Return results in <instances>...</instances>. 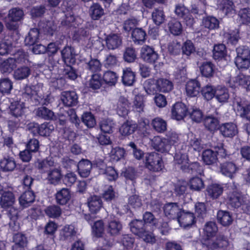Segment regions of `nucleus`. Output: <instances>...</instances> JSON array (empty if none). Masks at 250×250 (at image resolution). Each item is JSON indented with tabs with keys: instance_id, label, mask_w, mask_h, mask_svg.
<instances>
[{
	"instance_id": "nucleus-22",
	"label": "nucleus",
	"mask_w": 250,
	"mask_h": 250,
	"mask_svg": "<svg viewBox=\"0 0 250 250\" xmlns=\"http://www.w3.org/2000/svg\"><path fill=\"white\" fill-rule=\"evenodd\" d=\"M217 7L220 10L228 16H231L235 13L233 3L229 0H218Z\"/></svg>"
},
{
	"instance_id": "nucleus-26",
	"label": "nucleus",
	"mask_w": 250,
	"mask_h": 250,
	"mask_svg": "<svg viewBox=\"0 0 250 250\" xmlns=\"http://www.w3.org/2000/svg\"><path fill=\"white\" fill-rule=\"evenodd\" d=\"M219 130L224 136L227 137H232L238 132L236 125L231 123L222 124L220 126Z\"/></svg>"
},
{
	"instance_id": "nucleus-43",
	"label": "nucleus",
	"mask_w": 250,
	"mask_h": 250,
	"mask_svg": "<svg viewBox=\"0 0 250 250\" xmlns=\"http://www.w3.org/2000/svg\"><path fill=\"white\" fill-rule=\"evenodd\" d=\"M152 20L156 25H160L164 22L166 20L163 9L161 8H155L151 13Z\"/></svg>"
},
{
	"instance_id": "nucleus-56",
	"label": "nucleus",
	"mask_w": 250,
	"mask_h": 250,
	"mask_svg": "<svg viewBox=\"0 0 250 250\" xmlns=\"http://www.w3.org/2000/svg\"><path fill=\"white\" fill-rule=\"evenodd\" d=\"M201 74L206 77L212 76L214 73L213 64L209 62H206L202 63L200 67Z\"/></svg>"
},
{
	"instance_id": "nucleus-23",
	"label": "nucleus",
	"mask_w": 250,
	"mask_h": 250,
	"mask_svg": "<svg viewBox=\"0 0 250 250\" xmlns=\"http://www.w3.org/2000/svg\"><path fill=\"white\" fill-rule=\"evenodd\" d=\"M78 170L82 177H87L90 174L92 169V164L87 159H82L77 165Z\"/></svg>"
},
{
	"instance_id": "nucleus-32",
	"label": "nucleus",
	"mask_w": 250,
	"mask_h": 250,
	"mask_svg": "<svg viewBox=\"0 0 250 250\" xmlns=\"http://www.w3.org/2000/svg\"><path fill=\"white\" fill-rule=\"evenodd\" d=\"M122 229V225L118 219L115 217L110 216L109 219L107 230L111 235L118 234Z\"/></svg>"
},
{
	"instance_id": "nucleus-38",
	"label": "nucleus",
	"mask_w": 250,
	"mask_h": 250,
	"mask_svg": "<svg viewBox=\"0 0 250 250\" xmlns=\"http://www.w3.org/2000/svg\"><path fill=\"white\" fill-rule=\"evenodd\" d=\"M137 127V125L132 121L124 123L120 128V132L123 136H128L132 134Z\"/></svg>"
},
{
	"instance_id": "nucleus-39",
	"label": "nucleus",
	"mask_w": 250,
	"mask_h": 250,
	"mask_svg": "<svg viewBox=\"0 0 250 250\" xmlns=\"http://www.w3.org/2000/svg\"><path fill=\"white\" fill-rule=\"evenodd\" d=\"M34 200V193L30 190L24 192L21 195L19 198L20 204L23 208L29 206Z\"/></svg>"
},
{
	"instance_id": "nucleus-54",
	"label": "nucleus",
	"mask_w": 250,
	"mask_h": 250,
	"mask_svg": "<svg viewBox=\"0 0 250 250\" xmlns=\"http://www.w3.org/2000/svg\"><path fill=\"white\" fill-rule=\"evenodd\" d=\"M90 15L94 20L100 19L104 14V10L98 3H94L89 9Z\"/></svg>"
},
{
	"instance_id": "nucleus-44",
	"label": "nucleus",
	"mask_w": 250,
	"mask_h": 250,
	"mask_svg": "<svg viewBox=\"0 0 250 250\" xmlns=\"http://www.w3.org/2000/svg\"><path fill=\"white\" fill-rule=\"evenodd\" d=\"M204 125L210 131H214L218 128L219 121L217 118L212 116H207L204 120Z\"/></svg>"
},
{
	"instance_id": "nucleus-7",
	"label": "nucleus",
	"mask_w": 250,
	"mask_h": 250,
	"mask_svg": "<svg viewBox=\"0 0 250 250\" xmlns=\"http://www.w3.org/2000/svg\"><path fill=\"white\" fill-rule=\"evenodd\" d=\"M151 141L153 147L161 153L168 152L171 148L167 138L157 136H155Z\"/></svg>"
},
{
	"instance_id": "nucleus-3",
	"label": "nucleus",
	"mask_w": 250,
	"mask_h": 250,
	"mask_svg": "<svg viewBox=\"0 0 250 250\" xmlns=\"http://www.w3.org/2000/svg\"><path fill=\"white\" fill-rule=\"evenodd\" d=\"M23 16V11L19 8L10 9L7 17L5 18V22L7 28L16 30L18 27L17 21H20Z\"/></svg>"
},
{
	"instance_id": "nucleus-27",
	"label": "nucleus",
	"mask_w": 250,
	"mask_h": 250,
	"mask_svg": "<svg viewBox=\"0 0 250 250\" xmlns=\"http://www.w3.org/2000/svg\"><path fill=\"white\" fill-rule=\"evenodd\" d=\"M76 231L73 225H65L60 230V238L63 241H71L76 235Z\"/></svg>"
},
{
	"instance_id": "nucleus-13",
	"label": "nucleus",
	"mask_w": 250,
	"mask_h": 250,
	"mask_svg": "<svg viewBox=\"0 0 250 250\" xmlns=\"http://www.w3.org/2000/svg\"><path fill=\"white\" fill-rule=\"evenodd\" d=\"M188 110L184 104L176 103L171 110L172 118L176 120H181L186 116Z\"/></svg>"
},
{
	"instance_id": "nucleus-51",
	"label": "nucleus",
	"mask_w": 250,
	"mask_h": 250,
	"mask_svg": "<svg viewBox=\"0 0 250 250\" xmlns=\"http://www.w3.org/2000/svg\"><path fill=\"white\" fill-rule=\"evenodd\" d=\"M224 38L228 43L236 44L239 38L238 30L236 29H229L225 33Z\"/></svg>"
},
{
	"instance_id": "nucleus-18",
	"label": "nucleus",
	"mask_w": 250,
	"mask_h": 250,
	"mask_svg": "<svg viewBox=\"0 0 250 250\" xmlns=\"http://www.w3.org/2000/svg\"><path fill=\"white\" fill-rule=\"evenodd\" d=\"M87 206L91 213L96 214L99 211L103 206L101 197L97 195L91 196L87 199Z\"/></svg>"
},
{
	"instance_id": "nucleus-1",
	"label": "nucleus",
	"mask_w": 250,
	"mask_h": 250,
	"mask_svg": "<svg viewBox=\"0 0 250 250\" xmlns=\"http://www.w3.org/2000/svg\"><path fill=\"white\" fill-rule=\"evenodd\" d=\"M42 84L39 83L36 85L29 86L26 85L22 90V97L25 101H31L34 104H38V102L40 99L39 94L40 89L42 87Z\"/></svg>"
},
{
	"instance_id": "nucleus-46",
	"label": "nucleus",
	"mask_w": 250,
	"mask_h": 250,
	"mask_svg": "<svg viewBox=\"0 0 250 250\" xmlns=\"http://www.w3.org/2000/svg\"><path fill=\"white\" fill-rule=\"evenodd\" d=\"M130 230L134 234L139 236L146 229V227L142 221L134 220L130 222Z\"/></svg>"
},
{
	"instance_id": "nucleus-60",
	"label": "nucleus",
	"mask_w": 250,
	"mask_h": 250,
	"mask_svg": "<svg viewBox=\"0 0 250 250\" xmlns=\"http://www.w3.org/2000/svg\"><path fill=\"white\" fill-rule=\"evenodd\" d=\"M188 185L191 190L195 191H200L204 187L203 180L198 177L191 178Z\"/></svg>"
},
{
	"instance_id": "nucleus-35",
	"label": "nucleus",
	"mask_w": 250,
	"mask_h": 250,
	"mask_svg": "<svg viewBox=\"0 0 250 250\" xmlns=\"http://www.w3.org/2000/svg\"><path fill=\"white\" fill-rule=\"evenodd\" d=\"M15 198L13 193L10 191L4 192L0 197V205L2 208L11 207L14 203Z\"/></svg>"
},
{
	"instance_id": "nucleus-30",
	"label": "nucleus",
	"mask_w": 250,
	"mask_h": 250,
	"mask_svg": "<svg viewBox=\"0 0 250 250\" xmlns=\"http://www.w3.org/2000/svg\"><path fill=\"white\" fill-rule=\"evenodd\" d=\"M187 94L191 97L197 96L200 90V84L195 80L188 81L186 87Z\"/></svg>"
},
{
	"instance_id": "nucleus-62",
	"label": "nucleus",
	"mask_w": 250,
	"mask_h": 250,
	"mask_svg": "<svg viewBox=\"0 0 250 250\" xmlns=\"http://www.w3.org/2000/svg\"><path fill=\"white\" fill-rule=\"evenodd\" d=\"M168 26L170 32L174 35H178L182 32V25L179 21L175 19L170 21Z\"/></svg>"
},
{
	"instance_id": "nucleus-17",
	"label": "nucleus",
	"mask_w": 250,
	"mask_h": 250,
	"mask_svg": "<svg viewBox=\"0 0 250 250\" xmlns=\"http://www.w3.org/2000/svg\"><path fill=\"white\" fill-rule=\"evenodd\" d=\"M36 166L41 173H48L56 166L52 158H47L43 160H38Z\"/></svg>"
},
{
	"instance_id": "nucleus-25",
	"label": "nucleus",
	"mask_w": 250,
	"mask_h": 250,
	"mask_svg": "<svg viewBox=\"0 0 250 250\" xmlns=\"http://www.w3.org/2000/svg\"><path fill=\"white\" fill-rule=\"evenodd\" d=\"M202 159L207 165H216L218 162L216 152L211 149H207L202 153Z\"/></svg>"
},
{
	"instance_id": "nucleus-31",
	"label": "nucleus",
	"mask_w": 250,
	"mask_h": 250,
	"mask_svg": "<svg viewBox=\"0 0 250 250\" xmlns=\"http://www.w3.org/2000/svg\"><path fill=\"white\" fill-rule=\"evenodd\" d=\"M61 53L63 61L66 65L73 64L75 62V54L73 48L65 47Z\"/></svg>"
},
{
	"instance_id": "nucleus-29",
	"label": "nucleus",
	"mask_w": 250,
	"mask_h": 250,
	"mask_svg": "<svg viewBox=\"0 0 250 250\" xmlns=\"http://www.w3.org/2000/svg\"><path fill=\"white\" fill-rule=\"evenodd\" d=\"M71 194L70 190L66 188H62L57 191L55 194V198L57 204L64 205L70 200Z\"/></svg>"
},
{
	"instance_id": "nucleus-57",
	"label": "nucleus",
	"mask_w": 250,
	"mask_h": 250,
	"mask_svg": "<svg viewBox=\"0 0 250 250\" xmlns=\"http://www.w3.org/2000/svg\"><path fill=\"white\" fill-rule=\"evenodd\" d=\"M14 61L11 58L3 61L0 64V71L2 73L11 72L16 67Z\"/></svg>"
},
{
	"instance_id": "nucleus-59",
	"label": "nucleus",
	"mask_w": 250,
	"mask_h": 250,
	"mask_svg": "<svg viewBox=\"0 0 250 250\" xmlns=\"http://www.w3.org/2000/svg\"><path fill=\"white\" fill-rule=\"evenodd\" d=\"M145 107V97L142 95H136L134 98L133 104L134 110L138 112L143 111Z\"/></svg>"
},
{
	"instance_id": "nucleus-9",
	"label": "nucleus",
	"mask_w": 250,
	"mask_h": 250,
	"mask_svg": "<svg viewBox=\"0 0 250 250\" xmlns=\"http://www.w3.org/2000/svg\"><path fill=\"white\" fill-rule=\"evenodd\" d=\"M195 219L193 213L182 209L177 220L181 227L187 228L191 227L195 223Z\"/></svg>"
},
{
	"instance_id": "nucleus-55",
	"label": "nucleus",
	"mask_w": 250,
	"mask_h": 250,
	"mask_svg": "<svg viewBox=\"0 0 250 250\" xmlns=\"http://www.w3.org/2000/svg\"><path fill=\"white\" fill-rule=\"evenodd\" d=\"M202 25L209 29H215L219 26V21L214 17L208 16L203 19Z\"/></svg>"
},
{
	"instance_id": "nucleus-5",
	"label": "nucleus",
	"mask_w": 250,
	"mask_h": 250,
	"mask_svg": "<svg viewBox=\"0 0 250 250\" xmlns=\"http://www.w3.org/2000/svg\"><path fill=\"white\" fill-rule=\"evenodd\" d=\"M165 216L169 219H177L183 209L177 203L170 202L165 204L163 207Z\"/></svg>"
},
{
	"instance_id": "nucleus-24",
	"label": "nucleus",
	"mask_w": 250,
	"mask_h": 250,
	"mask_svg": "<svg viewBox=\"0 0 250 250\" xmlns=\"http://www.w3.org/2000/svg\"><path fill=\"white\" fill-rule=\"evenodd\" d=\"M218 230V228L215 222L210 221L207 222L204 228V235L206 240L209 242L214 238Z\"/></svg>"
},
{
	"instance_id": "nucleus-41",
	"label": "nucleus",
	"mask_w": 250,
	"mask_h": 250,
	"mask_svg": "<svg viewBox=\"0 0 250 250\" xmlns=\"http://www.w3.org/2000/svg\"><path fill=\"white\" fill-rule=\"evenodd\" d=\"M131 36L134 43L141 44L145 41L146 33L143 29L136 28L133 30Z\"/></svg>"
},
{
	"instance_id": "nucleus-12",
	"label": "nucleus",
	"mask_w": 250,
	"mask_h": 250,
	"mask_svg": "<svg viewBox=\"0 0 250 250\" xmlns=\"http://www.w3.org/2000/svg\"><path fill=\"white\" fill-rule=\"evenodd\" d=\"M187 139L186 145L188 146V151L189 149L200 152L203 148V146L201 144V140L197 138L192 132H189L185 136Z\"/></svg>"
},
{
	"instance_id": "nucleus-6",
	"label": "nucleus",
	"mask_w": 250,
	"mask_h": 250,
	"mask_svg": "<svg viewBox=\"0 0 250 250\" xmlns=\"http://www.w3.org/2000/svg\"><path fill=\"white\" fill-rule=\"evenodd\" d=\"M141 57L146 62L153 64L158 59L159 55L154 48L144 45L141 49Z\"/></svg>"
},
{
	"instance_id": "nucleus-37",
	"label": "nucleus",
	"mask_w": 250,
	"mask_h": 250,
	"mask_svg": "<svg viewBox=\"0 0 250 250\" xmlns=\"http://www.w3.org/2000/svg\"><path fill=\"white\" fill-rule=\"evenodd\" d=\"M229 94L227 88L224 86H218L216 88L215 98L220 103H227L229 99Z\"/></svg>"
},
{
	"instance_id": "nucleus-61",
	"label": "nucleus",
	"mask_w": 250,
	"mask_h": 250,
	"mask_svg": "<svg viewBox=\"0 0 250 250\" xmlns=\"http://www.w3.org/2000/svg\"><path fill=\"white\" fill-rule=\"evenodd\" d=\"M101 85L102 79L101 76L98 73L93 74L88 82V86L95 90L99 89Z\"/></svg>"
},
{
	"instance_id": "nucleus-45",
	"label": "nucleus",
	"mask_w": 250,
	"mask_h": 250,
	"mask_svg": "<svg viewBox=\"0 0 250 250\" xmlns=\"http://www.w3.org/2000/svg\"><path fill=\"white\" fill-rule=\"evenodd\" d=\"M156 87L160 92H168L173 88V84L171 81L166 79H159L156 83Z\"/></svg>"
},
{
	"instance_id": "nucleus-36",
	"label": "nucleus",
	"mask_w": 250,
	"mask_h": 250,
	"mask_svg": "<svg viewBox=\"0 0 250 250\" xmlns=\"http://www.w3.org/2000/svg\"><path fill=\"white\" fill-rule=\"evenodd\" d=\"M206 244L210 249L223 248L228 246V241L226 237L219 235L215 238V241L212 239L209 242H207Z\"/></svg>"
},
{
	"instance_id": "nucleus-52",
	"label": "nucleus",
	"mask_w": 250,
	"mask_h": 250,
	"mask_svg": "<svg viewBox=\"0 0 250 250\" xmlns=\"http://www.w3.org/2000/svg\"><path fill=\"white\" fill-rule=\"evenodd\" d=\"M227 54L226 46L223 44H216L213 50V57L215 60L224 58Z\"/></svg>"
},
{
	"instance_id": "nucleus-10",
	"label": "nucleus",
	"mask_w": 250,
	"mask_h": 250,
	"mask_svg": "<svg viewBox=\"0 0 250 250\" xmlns=\"http://www.w3.org/2000/svg\"><path fill=\"white\" fill-rule=\"evenodd\" d=\"M238 170L239 167L232 162H226L220 166L221 173L230 178H233Z\"/></svg>"
},
{
	"instance_id": "nucleus-63",
	"label": "nucleus",
	"mask_w": 250,
	"mask_h": 250,
	"mask_svg": "<svg viewBox=\"0 0 250 250\" xmlns=\"http://www.w3.org/2000/svg\"><path fill=\"white\" fill-rule=\"evenodd\" d=\"M99 125L102 131L106 133H111L114 125L113 121L109 119L102 120Z\"/></svg>"
},
{
	"instance_id": "nucleus-4",
	"label": "nucleus",
	"mask_w": 250,
	"mask_h": 250,
	"mask_svg": "<svg viewBox=\"0 0 250 250\" xmlns=\"http://www.w3.org/2000/svg\"><path fill=\"white\" fill-rule=\"evenodd\" d=\"M229 204L232 208H238L241 207L242 209L247 213L250 214V206H248L244 203L243 198L240 192L236 190H234L229 195Z\"/></svg>"
},
{
	"instance_id": "nucleus-49",
	"label": "nucleus",
	"mask_w": 250,
	"mask_h": 250,
	"mask_svg": "<svg viewBox=\"0 0 250 250\" xmlns=\"http://www.w3.org/2000/svg\"><path fill=\"white\" fill-rule=\"evenodd\" d=\"M35 113L37 116L44 120L52 119L54 116V112L51 110L44 106H41L36 109Z\"/></svg>"
},
{
	"instance_id": "nucleus-15",
	"label": "nucleus",
	"mask_w": 250,
	"mask_h": 250,
	"mask_svg": "<svg viewBox=\"0 0 250 250\" xmlns=\"http://www.w3.org/2000/svg\"><path fill=\"white\" fill-rule=\"evenodd\" d=\"M47 173L46 180L49 184L56 186L61 183L62 174L60 167L56 166Z\"/></svg>"
},
{
	"instance_id": "nucleus-64",
	"label": "nucleus",
	"mask_w": 250,
	"mask_h": 250,
	"mask_svg": "<svg viewBox=\"0 0 250 250\" xmlns=\"http://www.w3.org/2000/svg\"><path fill=\"white\" fill-rule=\"evenodd\" d=\"M83 123L89 128H92L96 125V120L94 116L90 112H85L82 116Z\"/></svg>"
},
{
	"instance_id": "nucleus-40",
	"label": "nucleus",
	"mask_w": 250,
	"mask_h": 250,
	"mask_svg": "<svg viewBox=\"0 0 250 250\" xmlns=\"http://www.w3.org/2000/svg\"><path fill=\"white\" fill-rule=\"evenodd\" d=\"M40 32L37 28L30 29L28 35L26 36L24 42L27 45H34L39 40Z\"/></svg>"
},
{
	"instance_id": "nucleus-16",
	"label": "nucleus",
	"mask_w": 250,
	"mask_h": 250,
	"mask_svg": "<svg viewBox=\"0 0 250 250\" xmlns=\"http://www.w3.org/2000/svg\"><path fill=\"white\" fill-rule=\"evenodd\" d=\"M175 164L177 165L183 171H187L188 167V159L186 151L183 149L176 151L174 157Z\"/></svg>"
},
{
	"instance_id": "nucleus-53",
	"label": "nucleus",
	"mask_w": 250,
	"mask_h": 250,
	"mask_svg": "<svg viewBox=\"0 0 250 250\" xmlns=\"http://www.w3.org/2000/svg\"><path fill=\"white\" fill-rule=\"evenodd\" d=\"M134 242V239L130 235L128 234L122 235L120 243L123 248L120 250H129L133 248Z\"/></svg>"
},
{
	"instance_id": "nucleus-28",
	"label": "nucleus",
	"mask_w": 250,
	"mask_h": 250,
	"mask_svg": "<svg viewBox=\"0 0 250 250\" xmlns=\"http://www.w3.org/2000/svg\"><path fill=\"white\" fill-rule=\"evenodd\" d=\"M128 100L124 96L119 97L117 104V112L120 116L124 117L126 115L128 111L129 105Z\"/></svg>"
},
{
	"instance_id": "nucleus-2",
	"label": "nucleus",
	"mask_w": 250,
	"mask_h": 250,
	"mask_svg": "<svg viewBox=\"0 0 250 250\" xmlns=\"http://www.w3.org/2000/svg\"><path fill=\"white\" fill-rule=\"evenodd\" d=\"M145 165L149 170L155 172L161 171L164 167L162 157L156 152H152L146 155Z\"/></svg>"
},
{
	"instance_id": "nucleus-48",
	"label": "nucleus",
	"mask_w": 250,
	"mask_h": 250,
	"mask_svg": "<svg viewBox=\"0 0 250 250\" xmlns=\"http://www.w3.org/2000/svg\"><path fill=\"white\" fill-rule=\"evenodd\" d=\"M217 217L218 222L224 226H229L232 222L231 215L228 211L219 210Z\"/></svg>"
},
{
	"instance_id": "nucleus-58",
	"label": "nucleus",
	"mask_w": 250,
	"mask_h": 250,
	"mask_svg": "<svg viewBox=\"0 0 250 250\" xmlns=\"http://www.w3.org/2000/svg\"><path fill=\"white\" fill-rule=\"evenodd\" d=\"M104 224L102 220L96 221L92 226V232L94 236L101 237L104 232Z\"/></svg>"
},
{
	"instance_id": "nucleus-34",
	"label": "nucleus",
	"mask_w": 250,
	"mask_h": 250,
	"mask_svg": "<svg viewBox=\"0 0 250 250\" xmlns=\"http://www.w3.org/2000/svg\"><path fill=\"white\" fill-rule=\"evenodd\" d=\"M250 76H247L243 74H239L236 77L230 80L229 86L232 88H236L238 86L247 87Z\"/></svg>"
},
{
	"instance_id": "nucleus-11",
	"label": "nucleus",
	"mask_w": 250,
	"mask_h": 250,
	"mask_svg": "<svg viewBox=\"0 0 250 250\" xmlns=\"http://www.w3.org/2000/svg\"><path fill=\"white\" fill-rule=\"evenodd\" d=\"M61 99L66 106H73L78 103V96L74 91H66L62 92Z\"/></svg>"
},
{
	"instance_id": "nucleus-42",
	"label": "nucleus",
	"mask_w": 250,
	"mask_h": 250,
	"mask_svg": "<svg viewBox=\"0 0 250 250\" xmlns=\"http://www.w3.org/2000/svg\"><path fill=\"white\" fill-rule=\"evenodd\" d=\"M151 125L153 128L158 133H164L167 130V122L161 118L156 117L153 119Z\"/></svg>"
},
{
	"instance_id": "nucleus-21",
	"label": "nucleus",
	"mask_w": 250,
	"mask_h": 250,
	"mask_svg": "<svg viewBox=\"0 0 250 250\" xmlns=\"http://www.w3.org/2000/svg\"><path fill=\"white\" fill-rule=\"evenodd\" d=\"M223 187L219 184L214 183L208 185L206 189V196L212 199L218 198L223 193Z\"/></svg>"
},
{
	"instance_id": "nucleus-20",
	"label": "nucleus",
	"mask_w": 250,
	"mask_h": 250,
	"mask_svg": "<svg viewBox=\"0 0 250 250\" xmlns=\"http://www.w3.org/2000/svg\"><path fill=\"white\" fill-rule=\"evenodd\" d=\"M106 46L108 49L114 50L118 48L122 44L121 36L118 34H111L105 38Z\"/></svg>"
},
{
	"instance_id": "nucleus-8",
	"label": "nucleus",
	"mask_w": 250,
	"mask_h": 250,
	"mask_svg": "<svg viewBox=\"0 0 250 250\" xmlns=\"http://www.w3.org/2000/svg\"><path fill=\"white\" fill-rule=\"evenodd\" d=\"M175 13L177 16L183 18L188 26H191L194 22V19L189 13V10L184 5L179 4L176 5Z\"/></svg>"
},
{
	"instance_id": "nucleus-19",
	"label": "nucleus",
	"mask_w": 250,
	"mask_h": 250,
	"mask_svg": "<svg viewBox=\"0 0 250 250\" xmlns=\"http://www.w3.org/2000/svg\"><path fill=\"white\" fill-rule=\"evenodd\" d=\"M9 108L11 114L16 117H21L26 109L24 103L21 101L12 103Z\"/></svg>"
},
{
	"instance_id": "nucleus-50",
	"label": "nucleus",
	"mask_w": 250,
	"mask_h": 250,
	"mask_svg": "<svg viewBox=\"0 0 250 250\" xmlns=\"http://www.w3.org/2000/svg\"><path fill=\"white\" fill-rule=\"evenodd\" d=\"M0 167L4 171H12L16 167V163L12 157H4L0 161Z\"/></svg>"
},
{
	"instance_id": "nucleus-33",
	"label": "nucleus",
	"mask_w": 250,
	"mask_h": 250,
	"mask_svg": "<svg viewBox=\"0 0 250 250\" xmlns=\"http://www.w3.org/2000/svg\"><path fill=\"white\" fill-rule=\"evenodd\" d=\"M122 82L126 86H131L136 81L135 73L130 68H126L123 71Z\"/></svg>"
},
{
	"instance_id": "nucleus-14",
	"label": "nucleus",
	"mask_w": 250,
	"mask_h": 250,
	"mask_svg": "<svg viewBox=\"0 0 250 250\" xmlns=\"http://www.w3.org/2000/svg\"><path fill=\"white\" fill-rule=\"evenodd\" d=\"M33 134H39L41 136H49L54 130V126L50 123H45L39 125L37 124L33 125Z\"/></svg>"
},
{
	"instance_id": "nucleus-47",
	"label": "nucleus",
	"mask_w": 250,
	"mask_h": 250,
	"mask_svg": "<svg viewBox=\"0 0 250 250\" xmlns=\"http://www.w3.org/2000/svg\"><path fill=\"white\" fill-rule=\"evenodd\" d=\"M31 74V70L27 66H21L16 69L13 74L14 78L17 80L26 79Z\"/></svg>"
}]
</instances>
